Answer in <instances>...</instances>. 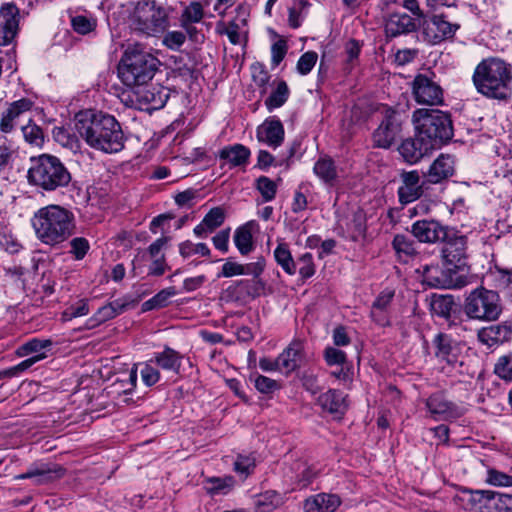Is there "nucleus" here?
Masks as SVG:
<instances>
[{
  "mask_svg": "<svg viewBox=\"0 0 512 512\" xmlns=\"http://www.w3.org/2000/svg\"><path fill=\"white\" fill-rule=\"evenodd\" d=\"M299 274L303 279H308L315 274V265L311 253H304L298 258Z\"/></svg>",
  "mask_w": 512,
  "mask_h": 512,
  "instance_id": "nucleus-60",
  "label": "nucleus"
},
{
  "mask_svg": "<svg viewBox=\"0 0 512 512\" xmlns=\"http://www.w3.org/2000/svg\"><path fill=\"white\" fill-rule=\"evenodd\" d=\"M157 63L150 53L128 48L118 65V77L127 87L144 85L153 78Z\"/></svg>",
  "mask_w": 512,
  "mask_h": 512,
  "instance_id": "nucleus-6",
  "label": "nucleus"
},
{
  "mask_svg": "<svg viewBox=\"0 0 512 512\" xmlns=\"http://www.w3.org/2000/svg\"><path fill=\"white\" fill-rule=\"evenodd\" d=\"M254 226L255 222L249 221L235 230L234 243L242 255H247L254 249L252 236V228Z\"/></svg>",
  "mask_w": 512,
  "mask_h": 512,
  "instance_id": "nucleus-34",
  "label": "nucleus"
},
{
  "mask_svg": "<svg viewBox=\"0 0 512 512\" xmlns=\"http://www.w3.org/2000/svg\"><path fill=\"white\" fill-rule=\"evenodd\" d=\"M402 185L398 188L399 199L402 203L417 200L423 193L420 176L416 170L401 174Z\"/></svg>",
  "mask_w": 512,
  "mask_h": 512,
  "instance_id": "nucleus-21",
  "label": "nucleus"
},
{
  "mask_svg": "<svg viewBox=\"0 0 512 512\" xmlns=\"http://www.w3.org/2000/svg\"><path fill=\"white\" fill-rule=\"evenodd\" d=\"M168 93L160 87H153L146 91L144 99L151 104L153 109L162 108L168 100Z\"/></svg>",
  "mask_w": 512,
  "mask_h": 512,
  "instance_id": "nucleus-49",
  "label": "nucleus"
},
{
  "mask_svg": "<svg viewBox=\"0 0 512 512\" xmlns=\"http://www.w3.org/2000/svg\"><path fill=\"white\" fill-rule=\"evenodd\" d=\"M89 248V242L84 237H75L70 241V253L76 260H82Z\"/></svg>",
  "mask_w": 512,
  "mask_h": 512,
  "instance_id": "nucleus-58",
  "label": "nucleus"
},
{
  "mask_svg": "<svg viewBox=\"0 0 512 512\" xmlns=\"http://www.w3.org/2000/svg\"><path fill=\"white\" fill-rule=\"evenodd\" d=\"M274 258L277 264L286 272L288 275H294L297 271V264L294 261L289 247L285 243H280L274 250Z\"/></svg>",
  "mask_w": 512,
  "mask_h": 512,
  "instance_id": "nucleus-38",
  "label": "nucleus"
},
{
  "mask_svg": "<svg viewBox=\"0 0 512 512\" xmlns=\"http://www.w3.org/2000/svg\"><path fill=\"white\" fill-rule=\"evenodd\" d=\"M225 214L222 208H212L203 218L204 225L207 226L212 232L220 227L224 222Z\"/></svg>",
  "mask_w": 512,
  "mask_h": 512,
  "instance_id": "nucleus-56",
  "label": "nucleus"
},
{
  "mask_svg": "<svg viewBox=\"0 0 512 512\" xmlns=\"http://www.w3.org/2000/svg\"><path fill=\"white\" fill-rule=\"evenodd\" d=\"M130 28L146 37H160L170 27V10L156 0H138L129 14Z\"/></svg>",
  "mask_w": 512,
  "mask_h": 512,
  "instance_id": "nucleus-5",
  "label": "nucleus"
},
{
  "mask_svg": "<svg viewBox=\"0 0 512 512\" xmlns=\"http://www.w3.org/2000/svg\"><path fill=\"white\" fill-rule=\"evenodd\" d=\"M430 150L432 144H428L418 133L416 138H407L398 147L400 155L409 164L417 163Z\"/></svg>",
  "mask_w": 512,
  "mask_h": 512,
  "instance_id": "nucleus-20",
  "label": "nucleus"
},
{
  "mask_svg": "<svg viewBox=\"0 0 512 512\" xmlns=\"http://www.w3.org/2000/svg\"><path fill=\"white\" fill-rule=\"evenodd\" d=\"M21 131L23 133V136L25 140L33 145H40L43 140V133L42 129L37 126L36 124H33L32 121L26 122L24 125H21Z\"/></svg>",
  "mask_w": 512,
  "mask_h": 512,
  "instance_id": "nucleus-51",
  "label": "nucleus"
},
{
  "mask_svg": "<svg viewBox=\"0 0 512 512\" xmlns=\"http://www.w3.org/2000/svg\"><path fill=\"white\" fill-rule=\"evenodd\" d=\"M34 102L28 98H21L8 104L1 114L0 131L11 133L16 128H21L26 122L32 121V109Z\"/></svg>",
  "mask_w": 512,
  "mask_h": 512,
  "instance_id": "nucleus-9",
  "label": "nucleus"
},
{
  "mask_svg": "<svg viewBox=\"0 0 512 512\" xmlns=\"http://www.w3.org/2000/svg\"><path fill=\"white\" fill-rule=\"evenodd\" d=\"M125 309V305L119 301L110 302L100 307L90 318L87 319L85 327L87 329H94L106 321L115 318L121 314Z\"/></svg>",
  "mask_w": 512,
  "mask_h": 512,
  "instance_id": "nucleus-28",
  "label": "nucleus"
},
{
  "mask_svg": "<svg viewBox=\"0 0 512 512\" xmlns=\"http://www.w3.org/2000/svg\"><path fill=\"white\" fill-rule=\"evenodd\" d=\"M318 59V55L314 51H307L302 54L297 62L296 69L299 74L307 75L314 68Z\"/></svg>",
  "mask_w": 512,
  "mask_h": 512,
  "instance_id": "nucleus-55",
  "label": "nucleus"
},
{
  "mask_svg": "<svg viewBox=\"0 0 512 512\" xmlns=\"http://www.w3.org/2000/svg\"><path fill=\"white\" fill-rule=\"evenodd\" d=\"M416 28L413 18L407 14L393 13L385 21L387 37H397L412 32Z\"/></svg>",
  "mask_w": 512,
  "mask_h": 512,
  "instance_id": "nucleus-22",
  "label": "nucleus"
},
{
  "mask_svg": "<svg viewBox=\"0 0 512 512\" xmlns=\"http://www.w3.org/2000/svg\"><path fill=\"white\" fill-rule=\"evenodd\" d=\"M494 512H512V494L495 491Z\"/></svg>",
  "mask_w": 512,
  "mask_h": 512,
  "instance_id": "nucleus-63",
  "label": "nucleus"
},
{
  "mask_svg": "<svg viewBox=\"0 0 512 512\" xmlns=\"http://www.w3.org/2000/svg\"><path fill=\"white\" fill-rule=\"evenodd\" d=\"M152 362H155L163 370L178 373L182 363V355L166 346L163 351L154 353Z\"/></svg>",
  "mask_w": 512,
  "mask_h": 512,
  "instance_id": "nucleus-31",
  "label": "nucleus"
},
{
  "mask_svg": "<svg viewBox=\"0 0 512 512\" xmlns=\"http://www.w3.org/2000/svg\"><path fill=\"white\" fill-rule=\"evenodd\" d=\"M71 25L77 33L87 34L95 29L97 21L91 16L76 15L71 18Z\"/></svg>",
  "mask_w": 512,
  "mask_h": 512,
  "instance_id": "nucleus-48",
  "label": "nucleus"
},
{
  "mask_svg": "<svg viewBox=\"0 0 512 512\" xmlns=\"http://www.w3.org/2000/svg\"><path fill=\"white\" fill-rule=\"evenodd\" d=\"M442 257L445 263L452 268L464 267L467 259V238L462 235L447 237L442 248Z\"/></svg>",
  "mask_w": 512,
  "mask_h": 512,
  "instance_id": "nucleus-12",
  "label": "nucleus"
},
{
  "mask_svg": "<svg viewBox=\"0 0 512 512\" xmlns=\"http://www.w3.org/2000/svg\"><path fill=\"white\" fill-rule=\"evenodd\" d=\"M454 172V160L449 155H440L430 166L426 177L430 183H439Z\"/></svg>",
  "mask_w": 512,
  "mask_h": 512,
  "instance_id": "nucleus-27",
  "label": "nucleus"
},
{
  "mask_svg": "<svg viewBox=\"0 0 512 512\" xmlns=\"http://www.w3.org/2000/svg\"><path fill=\"white\" fill-rule=\"evenodd\" d=\"M287 53V43L284 39H279L271 46V63L278 66Z\"/></svg>",
  "mask_w": 512,
  "mask_h": 512,
  "instance_id": "nucleus-61",
  "label": "nucleus"
},
{
  "mask_svg": "<svg viewBox=\"0 0 512 512\" xmlns=\"http://www.w3.org/2000/svg\"><path fill=\"white\" fill-rule=\"evenodd\" d=\"M401 131L400 122L395 114H389L381 122L373 134L376 146L389 148Z\"/></svg>",
  "mask_w": 512,
  "mask_h": 512,
  "instance_id": "nucleus-18",
  "label": "nucleus"
},
{
  "mask_svg": "<svg viewBox=\"0 0 512 512\" xmlns=\"http://www.w3.org/2000/svg\"><path fill=\"white\" fill-rule=\"evenodd\" d=\"M341 504L335 494L320 493L308 498L304 503L305 512H334Z\"/></svg>",
  "mask_w": 512,
  "mask_h": 512,
  "instance_id": "nucleus-26",
  "label": "nucleus"
},
{
  "mask_svg": "<svg viewBox=\"0 0 512 512\" xmlns=\"http://www.w3.org/2000/svg\"><path fill=\"white\" fill-rule=\"evenodd\" d=\"M476 91L488 99L508 101L512 95V68L499 58L482 60L472 75Z\"/></svg>",
  "mask_w": 512,
  "mask_h": 512,
  "instance_id": "nucleus-2",
  "label": "nucleus"
},
{
  "mask_svg": "<svg viewBox=\"0 0 512 512\" xmlns=\"http://www.w3.org/2000/svg\"><path fill=\"white\" fill-rule=\"evenodd\" d=\"M19 9L12 3H6L0 8V25L18 31Z\"/></svg>",
  "mask_w": 512,
  "mask_h": 512,
  "instance_id": "nucleus-40",
  "label": "nucleus"
},
{
  "mask_svg": "<svg viewBox=\"0 0 512 512\" xmlns=\"http://www.w3.org/2000/svg\"><path fill=\"white\" fill-rule=\"evenodd\" d=\"M75 130L92 149L117 153L124 147V134L114 116L92 111L80 112L75 117Z\"/></svg>",
  "mask_w": 512,
  "mask_h": 512,
  "instance_id": "nucleus-1",
  "label": "nucleus"
},
{
  "mask_svg": "<svg viewBox=\"0 0 512 512\" xmlns=\"http://www.w3.org/2000/svg\"><path fill=\"white\" fill-rule=\"evenodd\" d=\"M303 344L300 340H293L289 346L278 356L280 372L289 374L296 370L300 364Z\"/></svg>",
  "mask_w": 512,
  "mask_h": 512,
  "instance_id": "nucleus-25",
  "label": "nucleus"
},
{
  "mask_svg": "<svg viewBox=\"0 0 512 512\" xmlns=\"http://www.w3.org/2000/svg\"><path fill=\"white\" fill-rule=\"evenodd\" d=\"M314 174L319 180L328 186L335 185L338 179V169L335 162L330 157H320L314 164Z\"/></svg>",
  "mask_w": 512,
  "mask_h": 512,
  "instance_id": "nucleus-29",
  "label": "nucleus"
},
{
  "mask_svg": "<svg viewBox=\"0 0 512 512\" xmlns=\"http://www.w3.org/2000/svg\"><path fill=\"white\" fill-rule=\"evenodd\" d=\"M310 3L307 0H293L290 7H288V25L297 29L304 21Z\"/></svg>",
  "mask_w": 512,
  "mask_h": 512,
  "instance_id": "nucleus-39",
  "label": "nucleus"
},
{
  "mask_svg": "<svg viewBox=\"0 0 512 512\" xmlns=\"http://www.w3.org/2000/svg\"><path fill=\"white\" fill-rule=\"evenodd\" d=\"M27 179L29 184L38 190L54 192L67 187L72 176L59 158L42 154L31 159Z\"/></svg>",
  "mask_w": 512,
  "mask_h": 512,
  "instance_id": "nucleus-4",
  "label": "nucleus"
},
{
  "mask_svg": "<svg viewBox=\"0 0 512 512\" xmlns=\"http://www.w3.org/2000/svg\"><path fill=\"white\" fill-rule=\"evenodd\" d=\"M250 154V150L244 145L234 144L224 147L220 151L219 156L232 166H241L247 164Z\"/></svg>",
  "mask_w": 512,
  "mask_h": 512,
  "instance_id": "nucleus-35",
  "label": "nucleus"
},
{
  "mask_svg": "<svg viewBox=\"0 0 512 512\" xmlns=\"http://www.w3.org/2000/svg\"><path fill=\"white\" fill-rule=\"evenodd\" d=\"M478 340L488 347L508 342L512 339V326L509 320L496 325L483 327L478 331Z\"/></svg>",
  "mask_w": 512,
  "mask_h": 512,
  "instance_id": "nucleus-17",
  "label": "nucleus"
},
{
  "mask_svg": "<svg viewBox=\"0 0 512 512\" xmlns=\"http://www.w3.org/2000/svg\"><path fill=\"white\" fill-rule=\"evenodd\" d=\"M154 364L155 362H152V358L145 363L139 364L142 381L148 387L155 385L160 380V372Z\"/></svg>",
  "mask_w": 512,
  "mask_h": 512,
  "instance_id": "nucleus-44",
  "label": "nucleus"
},
{
  "mask_svg": "<svg viewBox=\"0 0 512 512\" xmlns=\"http://www.w3.org/2000/svg\"><path fill=\"white\" fill-rule=\"evenodd\" d=\"M417 133L432 149L448 142L453 136L450 116L436 109H417L412 116Z\"/></svg>",
  "mask_w": 512,
  "mask_h": 512,
  "instance_id": "nucleus-7",
  "label": "nucleus"
},
{
  "mask_svg": "<svg viewBox=\"0 0 512 512\" xmlns=\"http://www.w3.org/2000/svg\"><path fill=\"white\" fill-rule=\"evenodd\" d=\"M53 137L63 147H66L74 152L80 148L78 139L74 135H71L70 132L63 127L55 128L53 130Z\"/></svg>",
  "mask_w": 512,
  "mask_h": 512,
  "instance_id": "nucleus-46",
  "label": "nucleus"
},
{
  "mask_svg": "<svg viewBox=\"0 0 512 512\" xmlns=\"http://www.w3.org/2000/svg\"><path fill=\"white\" fill-rule=\"evenodd\" d=\"M247 16L238 15L235 19L230 21L226 26L223 23H218L217 28L221 34L227 35L229 41L233 45L241 44L246 39L247 30Z\"/></svg>",
  "mask_w": 512,
  "mask_h": 512,
  "instance_id": "nucleus-23",
  "label": "nucleus"
},
{
  "mask_svg": "<svg viewBox=\"0 0 512 512\" xmlns=\"http://www.w3.org/2000/svg\"><path fill=\"white\" fill-rule=\"evenodd\" d=\"M179 253L184 258H188L194 254L209 256L210 249L205 243L194 244L193 242L187 240L179 244Z\"/></svg>",
  "mask_w": 512,
  "mask_h": 512,
  "instance_id": "nucleus-47",
  "label": "nucleus"
},
{
  "mask_svg": "<svg viewBox=\"0 0 512 512\" xmlns=\"http://www.w3.org/2000/svg\"><path fill=\"white\" fill-rule=\"evenodd\" d=\"M414 98L418 104L436 106L443 103V89L427 75H417L412 83Z\"/></svg>",
  "mask_w": 512,
  "mask_h": 512,
  "instance_id": "nucleus-11",
  "label": "nucleus"
},
{
  "mask_svg": "<svg viewBox=\"0 0 512 512\" xmlns=\"http://www.w3.org/2000/svg\"><path fill=\"white\" fill-rule=\"evenodd\" d=\"M421 27L425 40L431 44H438L452 38L460 26L447 20L443 14H432L424 17Z\"/></svg>",
  "mask_w": 512,
  "mask_h": 512,
  "instance_id": "nucleus-10",
  "label": "nucleus"
},
{
  "mask_svg": "<svg viewBox=\"0 0 512 512\" xmlns=\"http://www.w3.org/2000/svg\"><path fill=\"white\" fill-rule=\"evenodd\" d=\"M255 387L259 392L268 394L279 389V384L269 377L259 375L255 379Z\"/></svg>",
  "mask_w": 512,
  "mask_h": 512,
  "instance_id": "nucleus-64",
  "label": "nucleus"
},
{
  "mask_svg": "<svg viewBox=\"0 0 512 512\" xmlns=\"http://www.w3.org/2000/svg\"><path fill=\"white\" fill-rule=\"evenodd\" d=\"M463 312L468 319L480 322L497 321L503 305L499 293L483 286L470 291L463 302Z\"/></svg>",
  "mask_w": 512,
  "mask_h": 512,
  "instance_id": "nucleus-8",
  "label": "nucleus"
},
{
  "mask_svg": "<svg viewBox=\"0 0 512 512\" xmlns=\"http://www.w3.org/2000/svg\"><path fill=\"white\" fill-rule=\"evenodd\" d=\"M43 360V356H30L15 366H12L4 371V375L9 377L18 376L20 373L28 370L37 362Z\"/></svg>",
  "mask_w": 512,
  "mask_h": 512,
  "instance_id": "nucleus-59",
  "label": "nucleus"
},
{
  "mask_svg": "<svg viewBox=\"0 0 512 512\" xmlns=\"http://www.w3.org/2000/svg\"><path fill=\"white\" fill-rule=\"evenodd\" d=\"M208 486H206V490L209 494H220L226 493V490H229L233 485L232 477L225 478H210L207 480Z\"/></svg>",
  "mask_w": 512,
  "mask_h": 512,
  "instance_id": "nucleus-53",
  "label": "nucleus"
},
{
  "mask_svg": "<svg viewBox=\"0 0 512 512\" xmlns=\"http://www.w3.org/2000/svg\"><path fill=\"white\" fill-rule=\"evenodd\" d=\"M252 79L257 86L263 88L262 93H265L266 85L269 82L270 75L262 65H252Z\"/></svg>",
  "mask_w": 512,
  "mask_h": 512,
  "instance_id": "nucleus-62",
  "label": "nucleus"
},
{
  "mask_svg": "<svg viewBox=\"0 0 512 512\" xmlns=\"http://www.w3.org/2000/svg\"><path fill=\"white\" fill-rule=\"evenodd\" d=\"M346 398L343 392L330 389L319 396L318 404L331 414L343 415L348 409Z\"/></svg>",
  "mask_w": 512,
  "mask_h": 512,
  "instance_id": "nucleus-24",
  "label": "nucleus"
},
{
  "mask_svg": "<svg viewBox=\"0 0 512 512\" xmlns=\"http://www.w3.org/2000/svg\"><path fill=\"white\" fill-rule=\"evenodd\" d=\"M486 482L496 487H512V476L491 468L487 470Z\"/></svg>",
  "mask_w": 512,
  "mask_h": 512,
  "instance_id": "nucleus-52",
  "label": "nucleus"
},
{
  "mask_svg": "<svg viewBox=\"0 0 512 512\" xmlns=\"http://www.w3.org/2000/svg\"><path fill=\"white\" fill-rule=\"evenodd\" d=\"M255 467V458L252 455H238L234 462V470L247 477Z\"/></svg>",
  "mask_w": 512,
  "mask_h": 512,
  "instance_id": "nucleus-57",
  "label": "nucleus"
},
{
  "mask_svg": "<svg viewBox=\"0 0 512 512\" xmlns=\"http://www.w3.org/2000/svg\"><path fill=\"white\" fill-rule=\"evenodd\" d=\"M436 346V356L448 363H453L457 359L459 348L457 343L447 334L439 333L434 339Z\"/></svg>",
  "mask_w": 512,
  "mask_h": 512,
  "instance_id": "nucleus-30",
  "label": "nucleus"
},
{
  "mask_svg": "<svg viewBox=\"0 0 512 512\" xmlns=\"http://www.w3.org/2000/svg\"><path fill=\"white\" fill-rule=\"evenodd\" d=\"M290 90L287 83L284 80H279L276 83V87L273 89L269 97L265 100V106L269 112L274 109L280 108L288 100Z\"/></svg>",
  "mask_w": 512,
  "mask_h": 512,
  "instance_id": "nucleus-37",
  "label": "nucleus"
},
{
  "mask_svg": "<svg viewBox=\"0 0 512 512\" xmlns=\"http://www.w3.org/2000/svg\"><path fill=\"white\" fill-rule=\"evenodd\" d=\"M282 504L280 494L275 491H267L261 494L256 500V506L259 512H270Z\"/></svg>",
  "mask_w": 512,
  "mask_h": 512,
  "instance_id": "nucleus-43",
  "label": "nucleus"
},
{
  "mask_svg": "<svg viewBox=\"0 0 512 512\" xmlns=\"http://www.w3.org/2000/svg\"><path fill=\"white\" fill-rule=\"evenodd\" d=\"M52 344L50 339L33 338L19 346L16 353L19 357L31 355L43 356V359H45L47 357V351L51 349Z\"/></svg>",
  "mask_w": 512,
  "mask_h": 512,
  "instance_id": "nucleus-33",
  "label": "nucleus"
},
{
  "mask_svg": "<svg viewBox=\"0 0 512 512\" xmlns=\"http://www.w3.org/2000/svg\"><path fill=\"white\" fill-rule=\"evenodd\" d=\"M422 283L430 288H445L451 280L439 265H425L422 268Z\"/></svg>",
  "mask_w": 512,
  "mask_h": 512,
  "instance_id": "nucleus-32",
  "label": "nucleus"
},
{
  "mask_svg": "<svg viewBox=\"0 0 512 512\" xmlns=\"http://www.w3.org/2000/svg\"><path fill=\"white\" fill-rule=\"evenodd\" d=\"M411 233L423 243H436L447 238V228L435 220H418L411 226Z\"/></svg>",
  "mask_w": 512,
  "mask_h": 512,
  "instance_id": "nucleus-14",
  "label": "nucleus"
},
{
  "mask_svg": "<svg viewBox=\"0 0 512 512\" xmlns=\"http://www.w3.org/2000/svg\"><path fill=\"white\" fill-rule=\"evenodd\" d=\"M397 257L402 262H407L416 254V245L414 240L403 234H397L392 242Z\"/></svg>",
  "mask_w": 512,
  "mask_h": 512,
  "instance_id": "nucleus-36",
  "label": "nucleus"
},
{
  "mask_svg": "<svg viewBox=\"0 0 512 512\" xmlns=\"http://www.w3.org/2000/svg\"><path fill=\"white\" fill-rule=\"evenodd\" d=\"M256 189L261 194L264 202L272 201L277 192V184L266 176H260L256 180Z\"/></svg>",
  "mask_w": 512,
  "mask_h": 512,
  "instance_id": "nucleus-45",
  "label": "nucleus"
},
{
  "mask_svg": "<svg viewBox=\"0 0 512 512\" xmlns=\"http://www.w3.org/2000/svg\"><path fill=\"white\" fill-rule=\"evenodd\" d=\"M89 311L88 300L82 299L65 309L62 313V320L70 321L73 318L86 316Z\"/></svg>",
  "mask_w": 512,
  "mask_h": 512,
  "instance_id": "nucleus-50",
  "label": "nucleus"
},
{
  "mask_svg": "<svg viewBox=\"0 0 512 512\" xmlns=\"http://www.w3.org/2000/svg\"><path fill=\"white\" fill-rule=\"evenodd\" d=\"M176 295V291L173 287H169L161 290L151 299L145 301L142 305L143 311H149L157 308L165 307L168 304V300Z\"/></svg>",
  "mask_w": 512,
  "mask_h": 512,
  "instance_id": "nucleus-41",
  "label": "nucleus"
},
{
  "mask_svg": "<svg viewBox=\"0 0 512 512\" xmlns=\"http://www.w3.org/2000/svg\"><path fill=\"white\" fill-rule=\"evenodd\" d=\"M426 407L435 420H448L460 415L457 406L441 393L431 395L426 401Z\"/></svg>",
  "mask_w": 512,
  "mask_h": 512,
  "instance_id": "nucleus-19",
  "label": "nucleus"
},
{
  "mask_svg": "<svg viewBox=\"0 0 512 512\" xmlns=\"http://www.w3.org/2000/svg\"><path fill=\"white\" fill-rule=\"evenodd\" d=\"M284 137L283 124L276 117L267 118L256 130L257 140L274 149L282 145Z\"/></svg>",
  "mask_w": 512,
  "mask_h": 512,
  "instance_id": "nucleus-15",
  "label": "nucleus"
},
{
  "mask_svg": "<svg viewBox=\"0 0 512 512\" xmlns=\"http://www.w3.org/2000/svg\"><path fill=\"white\" fill-rule=\"evenodd\" d=\"M494 372L500 378L512 381V354L501 356L495 364Z\"/></svg>",
  "mask_w": 512,
  "mask_h": 512,
  "instance_id": "nucleus-54",
  "label": "nucleus"
},
{
  "mask_svg": "<svg viewBox=\"0 0 512 512\" xmlns=\"http://www.w3.org/2000/svg\"><path fill=\"white\" fill-rule=\"evenodd\" d=\"M463 500L467 508L473 512H494L495 491L494 490H472L462 491Z\"/></svg>",
  "mask_w": 512,
  "mask_h": 512,
  "instance_id": "nucleus-16",
  "label": "nucleus"
},
{
  "mask_svg": "<svg viewBox=\"0 0 512 512\" xmlns=\"http://www.w3.org/2000/svg\"><path fill=\"white\" fill-rule=\"evenodd\" d=\"M32 227L36 237L46 245L55 246L70 238L75 231V216L63 206L50 204L33 216Z\"/></svg>",
  "mask_w": 512,
  "mask_h": 512,
  "instance_id": "nucleus-3",
  "label": "nucleus"
},
{
  "mask_svg": "<svg viewBox=\"0 0 512 512\" xmlns=\"http://www.w3.org/2000/svg\"><path fill=\"white\" fill-rule=\"evenodd\" d=\"M162 36V45L172 51H178L184 45L187 38V33L185 31L180 30H171L168 29Z\"/></svg>",
  "mask_w": 512,
  "mask_h": 512,
  "instance_id": "nucleus-42",
  "label": "nucleus"
},
{
  "mask_svg": "<svg viewBox=\"0 0 512 512\" xmlns=\"http://www.w3.org/2000/svg\"><path fill=\"white\" fill-rule=\"evenodd\" d=\"M204 16V7L199 1H191L183 7L179 16V24L190 40L196 41L198 39V30L195 25L201 23Z\"/></svg>",
  "mask_w": 512,
  "mask_h": 512,
  "instance_id": "nucleus-13",
  "label": "nucleus"
}]
</instances>
